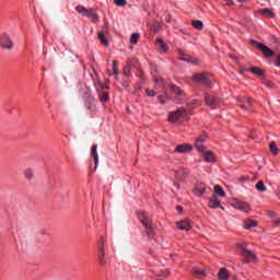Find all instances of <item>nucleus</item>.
Returning a JSON list of instances; mask_svg holds the SVG:
<instances>
[{
    "label": "nucleus",
    "instance_id": "f257e3e1",
    "mask_svg": "<svg viewBox=\"0 0 280 280\" xmlns=\"http://www.w3.org/2000/svg\"><path fill=\"white\" fill-rule=\"evenodd\" d=\"M238 248L241 252V255L243 257L244 264H257V254L255 252L246 248V243H240Z\"/></svg>",
    "mask_w": 280,
    "mask_h": 280
},
{
    "label": "nucleus",
    "instance_id": "f03ea898",
    "mask_svg": "<svg viewBox=\"0 0 280 280\" xmlns=\"http://www.w3.org/2000/svg\"><path fill=\"white\" fill-rule=\"evenodd\" d=\"M138 219L143 224V226L147 229V235L148 237H154V230L152 229V219H150V215L147 212H139Z\"/></svg>",
    "mask_w": 280,
    "mask_h": 280
},
{
    "label": "nucleus",
    "instance_id": "7ed1b4c3",
    "mask_svg": "<svg viewBox=\"0 0 280 280\" xmlns=\"http://www.w3.org/2000/svg\"><path fill=\"white\" fill-rule=\"evenodd\" d=\"M0 47L5 51H12V49H14V40L12 39V36H10V34L2 33L0 35Z\"/></svg>",
    "mask_w": 280,
    "mask_h": 280
},
{
    "label": "nucleus",
    "instance_id": "20e7f679",
    "mask_svg": "<svg viewBox=\"0 0 280 280\" xmlns=\"http://www.w3.org/2000/svg\"><path fill=\"white\" fill-rule=\"evenodd\" d=\"M185 119H189V114L185 109L172 112L168 116V121L172 124H178V121H185Z\"/></svg>",
    "mask_w": 280,
    "mask_h": 280
},
{
    "label": "nucleus",
    "instance_id": "39448f33",
    "mask_svg": "<svg viewBox=\"0 0 280 280\" xmlns=\"http://www.w3.org/2000/svg\"><path fill=\"white\" fill-rule=\"evenodd\" d=\"M98 259L101 266H106V238L102 235L98 240Z\"/></svg>",
    "mask_w": 280,
    "mask_h": 280
},
{
    "label": "nucleus",
    "instance_id": "423d86ee",
    "mask_svg": "<svg viewBox=\"0 0 280 280\" xmlns=\"http://www.w3.org/2000/svg\"><path fill=\"white\" fill-rule=\"evenodd\" d=\"M232 207L237 209V211H243V213H250L252 211L250 205L248 202L238 199L233 200Z\"/></svg>",
    "mask_w": 280,
    "mask_h": 280
},
{
    "label": "nucleus",
    "instance_id": "0eeeda50",
    "mask_svg": "<svg viewBox=\"0 0 280 280\" xmlns=\"http://www.w3.org/2000/svg\"><path fill=\"white\" fill-rule=\"evenodd\" d=\"M192 82H199V84H203V86H207L208 89H211L212 86L211 80L205 73L195 74L192 77Z\"/></svg>",
    "mask_w": 280,
    "mask_h": 280
},
{
    "label": "nucleus",
    "instance_id": "6e6552de",
    "mask_svg": "<svg viewBox=\"0 0 280 280\" xmlns=\"http://www.w3.org/2000/svg\"><path fill=\"white\" fill-rule=\"evenodd\" d=\"M253 101L248 96H241L237 98V106L242 108V110H249Z\"/></svg>",
    "mask_w": 280,
    "mask_h": 280
},
{
    "label": "nucleus",
    "instance_id": "1a4fd4ad",
    "mask_svg": "<svg viewBox=\"0 0 280 280\" xmlns=\"http://www.w3.org/2000/svg\"><path fill=\"white\" fill-rule=\"evenodd\" d=\"M208 207H209L210 209H218V208H221L222 211H224V207L221 206L220 199L218 198L217 195H212V196L210 197Z\"/></svg>",
    "mask_w": 280,
    "mask_h": 280
},
{
    "label": "nucleus",
    "instance_id": "9d476101",
    "mask_svg": "<svg viewBox=\"0 0 280 280\" xmlns=\"http://www.w3.org/2000/svg\"><path fill=\"white\" fill-rule=\"evenodd\" d=\"M205 100H206L207 106H209L210 108H215V106L220 104V100H218L215 96L210 94H206Z\"/></svg>",
    "mask_w": 280,
    "mask_h": 280
},
{
    "label": "nucleus",
    "instance_id": "9b49d317",
    "mask_svg": "<svg viewBox=\"0 0 280 280\" xmlns=\"http://www.w3.org/2000/svg\"><path fill=\"white\" fill-rule=\"evenodd\" d=\"M201 156L206 163H215V161H218V158H215V154L211 151L201 152Z\"/></svg>",
    "mask_w": 280,
    "mask_h": 280
},
{
    "label": "nucleus",
    "instance_id": "f8f14e48",
    "mask_svg": "<svg viewBox=\"0 0 280 280\" xmlns=\"http://www.w3.org/2000/svg\"><path fill=\"white\" fill-rule=\"evenodd\" d=\"M257 47H258V49H260V51H262V54L266 58H272V56H275V51H272V49L268 48V46L257 43Z\"/></svg>",
    "mask_w": 280,
    "mask_h": 280
},
{
    "label": "nucleus",
    "instance_id": "ddd939ff",
    "mask_svg": "<svg viewBox=\"0 0 280 280\" xmlns=\"http://www.w3.org/2000/svg\"><path fill=\"white\" fill-rule=\"evenodd\" d=\"M194 147L191 144H179L175 148V152L177 154H187V152H191Z\"/></svg>",
    "mask_w": 280,
    "mask_h": 280
},
{
    "label": "nucleus",
    "instance_id": "4468645a",
    "mask_svg": "<svg viewBox=\"0 0 280 280\" xmlns=\"http://www.w3.org/2000/svg\"><path fill=\"white\" fill-rule=\"evenodd\" d=\"M176 226L179 231H191V221L188 219L182 220L176 223Z\"/></svg>",
    "mask_w": 280,
    "mask_h": 280
},
{
    "label": "nucleus",
    "instance_id": "2eb2a0df",
    "mask_svg": "<svg viewBox=\"0 0 280 280\" xmlns=\"http://www.w3.org/2000/svg\"><path fill=\"white\" fill-rule=\"evenodd\" d=\"M206 191H207V186H205V184H202V183H199L194 188L192 194L195 196H197L198 198H200V196H203V194H206Z\"/></svg>",
    "mask_w": 280,
    "mask_h": 280
},
{
    "label": "nucleus",
    "instance_id": "dca6fc26",
    "mask_svg": "<svg viewBox=\"0 0 280 280\" xmlns=\"http://www.w3.org/2000/svg\"><path fill=\"white\" fill-rule=\"evenodd\" d=\"M205 141H207V136H201L195 141V148L198 152H205V145H202Z\"/></svg>",
    "mask_w": 280,
    "mask_h": 280
},
{
    "label": "nucleus",
    "instance_id": "f3484780",
    "mask_svg": "<svg viewBox=\"0 0 280 280\" xmlns=\"http://www.w3.org/2000/svg\"><path fill=\"white\" fill-rule=\"evenodd\" d=\"M258 14L266 16L267 19H275V11L272 9L264 8L258 11Z\"/></svg>",
    "mask_w": 280,
    "mask_h": 280
},
{
    "label": "nucleus",
    "instance_id": "a211bd4d",
    "mask_svg": "<svg viewBox=\"0 0 280 280\" xmlns=\"http://www.w3.org/2000/svg\"><path fill=\"white\" fill-rule=\"evenodd\" d=\"M218 277L220 280H229L231 278V271L226 268H221L218 272Z\"/></svg>",
    "mask_w": 280,
    "mask_h": 280
},
{
    "label": "nucleus",
    "instance_id": "6ab92c4d",
    "mask_svg": "<svg viewBox=\"0 0 280 280\" xmlns=\"http://www.w3.org/2000/svg\"><path fill=\"white\" fill-rule=\"evenodd\" d=\"M91 155L94 159L95 167H97V165H100V155L97 154V145H95V144L92 145Z\"/></svg>",
    "mask_w": 280,
    "mask_h": 280
},
{
    "label": "nucleus",
    "instance_id": "aec40b11",
    "mask_svg": "<svg viewBox=\"0 0 280 280\" xmlns=\"http://www.w3.org/2000/svg\"><path fill=\"white\" fill-rule=\"evenodd\" d=\"M158 47H160L161 51L163 54H167L170 47H167V44H165V42L162 38H159L156 40Z\"/></svg>",
    "mask_w": 280,
    "mask_h": 280
},
{
    "label": "nucleus",
    "instance_id": "412c9836",
    "mask_svg": "<svg viewBox=\"0 0 280 280\" xmlns=\"http://www.w3.org/2000/svg\"><path fill=\"white\" fill-rule=\"evenodd\" d=\"M255 226H257V221L252 219H247L244 221V229H246L247 231L250 229H255Z\"/></svg>",
    "mask_w": 280,
    "mask_h": 280
},
{
    "label": "nucleus",
    "instance_id": "4be33fe9",
    "mask_svg": "<svg viewBox=\"0 0 280 280\" xmlns=\"http://www.w3.org/2000/svg\"><path fill=\"white\" fill-rule=\"evenodd\" d=\"M85 16H88L89 19H93L94 21H100V16L93 9H88Z\"/></svg>",
    "mask_w": 280,
    "mask_h": 280
},
{
    "label": "nucleus",
    "instance_id": "5701e85b",
    "mask_svg": "<svg viewBox=\"0 0 280 280\" xmlns=\"http://www.w3.org/2000/svg\"><path fill=\"white\" fill-rule=\"evenodd\" d=\"M269 150L273 156H277V154H279V152H280V149H279V147H277V142H275V141L270 142Z\"/></svg>",
    "mask_w": 280,
    "mask_h": 280
},
{
    "label": "nucleus",
    "instance_id": "b1692460",
    "mask_svg": "<svg viewBox=\"0 0 280 280\" xmlns=\"http://www.w3.org/2000/svg\"><path fill=\"white\" fill-rule=\"evenodd\" d=\"M214 192L217 194V196H220L221 198H224V196H226V191H224V188H222V186L220 185L214 186Z\"/></svg>",
    "mask_w": 280,
    "mask_h": 280
},
{
    "label": "nucleus",
    "instance_id": "393cba45",
    "mask_svg": "<svg viewBox=\"0 0 280 280\" xmlns=\"http://www.w3.org/2000/svg\"><path fill=\"white\" fill-rule=\"evenodd\" d=\"M256 189L257 191H260L262 194L264 191L268 190V187H266V184H264V180H258L256 184Z\"/></svg>",
    "mask_w": 280,
    "mask_h": 280
},
{
    "label": "nucleus",
    "instance_id": "a878e982",
    "mask_svg": "<svg viewBox=\"0 0 280 280\" xmlns=\"http://www.w3.org/2000/svg\"><path fill=\"white\" fill-rule=\"evenodd\" d=\"M171 91L178 97H183V95H185L183 91H180V88H178L177 85H172Z\"/></svg>",
    "mask_w": 280,
    "mask_h": 280
},
{
    "label": "nucleus",
    "instance_id": "bb28decb",
    "mask_svg": "<svg viewBox=\"0 0 280 280\" xmlns=\"http://www.w3.org/2000/svg\"><path fill=\"white\" fill-rule=\"evenodd\" d=\"M194 272L196 275V277H206V273H205V268H201V267H195L194 268Z\"/></svg>",
    "mask_w": 280,
    "mask_h": 280
},
{
    "label": "nucleus",
    "instance_id": "cd10ccee",
    "mask_svg": "<svg viewBox=\"0 0 280 280\" xmlns=\"http://www.w3.org/2000/svg\"><path fill=\"white\" fill-rule=\"evenodd\" d=\"M75 10L79 14H81V16H86V11L89 9H86L84 5H77Z\"/></svg>",
    "mask_w": 280,
    "mask_h": 280
},
{
    "label": "nucleus",
    "instance_id": "c85d7f7f",
    "mask_svg": "<svg viewBox=\"0 0 280 280\" xmlns=\"http://www.w3.org/2000/svg\"><path fill=\"white\" fill-rule=\"evenodd\" d=\"M24 176L27 178V180H32V178H34V171L32 168H26Z\"/></svg>",
    "mask_w": 280,
    "mask_h": 280
},
{
    "label": "nucleus",
    "instance_id": "c756f323",
    "mask_svg": "<svg viewBox=\"0 0 280 280\" xmlns=\"http://www.w3.org/2000/svg\"><path fill=\"white\" fill-rule=\"evenodd\" d=\"M98 39L101 40L102 45L108 47V39L104 35V33H98Z\"/></svg>",
    "mask_w": 280,
    "mask_h": 280
},
{
    "label": "nucleus",
    "instance_id": "7c9ffc66",
    "mask_svg": "<svg viewBox=\"0 0 280 280\" xmlns=\"http://www.w3.org/2000/svg\"><path fill=\"white\" fill-rule=\"evenodd\" d=\"M249 71L255 75H264V70L257 67L250 68Z\"/></svg>",
    "mask_w": 280,
    "mask_h": 280
},
{
    "label": "nucleus",
    "instance_id": "2f4dec72",
    "mask_svg": "<svg viewBox=\"0 0 280 280\" xmlns=\"http://www.w3.org/2000/svg\"><path fill=\"white\" fill-rule=\"evenodd\" d=\"M192 27H195V30H202V27H205V24L202 23V21H192Z\"/></svg>",
    "mask_w": 280,
    "mask_h": 280
},
{
    "label": "nucleus",
    "instance_id": "473e14b6",
    "mask_svg": "<svg viewBox=\"0 0 280 280\" xmlns=\"http://www.w3.org/2000/svg\"><path fill=\"white\" fill-rule=\"evenodd\" d=\"M139 33H133L130 37V43L131 45H137V43H139Z\"/></svg>",
    "mask_w": 280,
    "mask_h": 280
},
{
    "label": "nucleus",
    "instance_id": "72a5a7b5",
    "mask_svg": "<svg viewBox=\"0 0 280 280\" xmlns=\"http://www.w3.org/2000/svg\"><path fill=\"white\" fill-rule=\"evenodd\" d=\"M119 65V62H117V61H113V73H114V75H119V70L117 69V66Z\"/></svg>",
    "mask_w": 280,
    "mask_h": 280
},
{
    "label": "nucleus",
    "instance_id": "f704fd0d",
    "mask_svg": "<svg viewBox=\"0 0 280 280\" xmlns=\"http://www.w3.org/2000/svg\"><path fill=\"white\" fill-rule=\"evenodd\" d=\"M100 100H101V102H108V93L102 92L100 94Z\"/></svg>",
    "mask_w": 280,
    "mask_h": 280
},
{
    "label": "nucleus",
    "instance_id": "c9c22d12",
    "mask_svg": "<svg viewBox=\"0 0 280 280\" xmlns=\"http://www.w3.org/2000/svg\"><path fill=\"white\" fill-rule=\"evenodd\" d=\"M268 215H269V218L272 220L273 224H275V222H276L277 220H279V219H278V215L276 214V212L269 211V212H268Z\"/></svg>",
    "mask_w": 280,
    "mask_h": 280
},
{
    "label": "nucleus",
    "instance_id": "e433bc0d",
    "mask_svg": "<svg viewBox=\"0 0 280 280\" xmlns=\"http://www.w3.org/2000/svg\"><path fill=\"white\" fill-rule=\"evenodd\" d=\"M115 5H118L119 8H122L126 5L127 1L126 0H114Z\"/></svg>",
    "mask_w": 280,
    "mask_h": 280
},
{
    "label": "nucleus",
    "instance_id": "4c0bfd02",
    "mask_svg": "<svg viewBox=\"0 0 280 280\" xmlns=\"http://www.w3.org/2000/svg\"><path fill=\"white\" fill-rule=\"evenodd\" d=\"M147 95H148V97H155L156 92H154L153 90H147Z\"/></svg>",
    "mask_w": 280,
    "mask_h": 280
},
{
    "label": "nucleus",
    "instance_id": "58836bf2",
    "mask_svg": "<svg viewBox=\"0 0 280 280\" xmlns=\"http://www.w3.org/2000/svg\"><path fill=\"white\" fill-rule=\"evenodd\" d=\"M223 5H233V0H223Z\"/></svg>",
    "mask_w": 280,
    "mask_h": 280
},
{
    "label": "nucleus",
    "instance_id": "ea45409f",
    "mask_svg": "<svg viewBox=\"0 0 280 280\" xmlns=\"http://www.w3.org/2000/svg\"><path fill=\"white\" fill-rule=\"evenodd\" d=\"M155 82L156 84H159L160 86H163V80L155 78Z\"/></svg>",
    "mask_w": 280,
    "mask_h": 280
},
{
    "label": "nucleus",
    "instance_id": "a19ab883",
    "mask_svg": "<svg viewBox=\"0 0 280 280\" xmlns=\"http://www.w3.org/2000/svg\"><path fill=\"white\" fill-rule=\"evenodd\" d=\"M161 277H170V270H165L161 273Z\"/></svg>",
    "mask_w": 280,
    "mask_h": 280
},
{
    "label": "nucleus",
    "instance_id": "79ce46f5",
    "mask_svg": "<svg viewBox=\"0 0 280 280\" xmlns=\"http://www.w3.org/2000/svg\"><path fill=\"white\" fill-rule=\"evenodd\" d=\"M124 73H125V75H128V73H130V68H125Z\"/></svg>",
    "mask_w": 280,
    "mask_h": 280
},
{
    "label": "nucleus",
    "instance_id": "37998d69",
    "mask_svg": "<svg viewBox=\"0 0 280 280\" xmlns=\"http://www.w3.org/2000/svg\"><path fill=\"white\" fill-rule=\"evenodd\" d=\"M158 101L160 102V104H165V100H163L161 96L158 97Z\"/></svg>",
    "mask_w": 280,
    "mask_h": 280
},
{
    "label": "nucleus",
    "instance_id": "c03bdc74",
    "mask_svg": "<svg viewBox=\"0 0 280 280\" xmlns=\"http://www.w3.org/2000/svg\"><path fill=\"white\" fill-rule=\"evenodd\" d=\"M176 210H177L179 213H183V207H182V206H177V207H176Z\"/></svg>",
    "mask_w": 280,
    "mask_h": 280
},
{
    "label": "nucleus",
    "instance_id": "a18cd8bd",
    "mask_svg": "<svg viewBox=\"0 0 280 280\" xmlns=\"http://www.w3.org/2000/svg\"><path fill=\"white\" fill-rule=\"evenodd\" d=\"M191 104H192V106H196L198 104V100H192Z\"/></svg>",
    "mask_w": 280,
    "mask_h": 280
},
{
    "label": "nucleus",
    "instance_id": "49530a36",
    "mask_svg": "<svg viewBox=\"0 0 280 280\" xmlns=\"http://www.w3.org/2000/svg\"><path fill=\"white\" fill-rule=\"evenodd\" d=\"M279 224H280V219L275 221V226H279Z\"/></svg>",
    "mask_w": 280,
    "mask_h": 280
},
{
    "label": "nucleus",
    "instance_id": "de8ad7c7",
    "mask_svg": "<svg viewBox=\"0 0 280 280\" xmlns=\"http://www.w3.org/2000/svg\"><path fill=\"white\" fill-rule=\"evenodd\" d=\"M277 60H279V62L277 63V67H280V55L277 56Z\"/></svg>",
    "mask_w": 280,
    "mask_h": 280
},
{
    "label": "nucleus",
    "instance_id": "09e8293b",
    "mask_svg": "<svg viewBox=\"0 0 280 280\" xmlns=\"http://www.w3.org/2000/svg\"><path fill=\"white\" fill-rule=\"evenodd\" d=\"M240 3H246V1H249V0H238Z\"/></svg>",
    "mask_w": 280,
    "mask_h": 280
},
{
    "label": "nucleus",
    "instance_id": "8fccbe9b",
    "mask_svg": "<svg viewBox=\"0 0 280 280\" xmlns=\"http://www.w3.org/2000/svg\"><path fill=\"white\" fill-rule=\"evenodd\" d=\"M151 73H152V75H154V74L156 73V69H153V70L151 71Z\"/></svg>",
    "mask_w": 280,
    "mask_h": 280
}]
</instances>
